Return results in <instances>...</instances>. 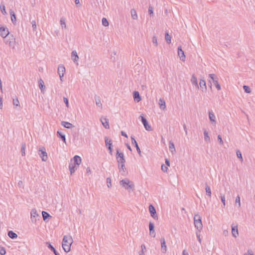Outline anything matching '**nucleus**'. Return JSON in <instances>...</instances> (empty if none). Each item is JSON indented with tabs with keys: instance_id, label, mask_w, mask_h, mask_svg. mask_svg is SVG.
I'll use <instances>...</instances> for the list:
<instances>
[{
	"instance_id": "obj_21",
	"label": "nucleus",
	"mask_w": 255,
	"mask_h": 255,
	"mask_svg": "<svg viewBox=\"0 0 255 255\" xmlns=\"http://www.w3.org/2000/svg\"><path fill=\"white\" fill-rule=\"evenodd\" d=\"M46 245L47 248L53 252L55 255H60V254L57 252L54 247L51 245L49 242H46Z\"/></svg>"
},
{
	"instance_id": "obj_48",
	"label": "nucleus",
	"mask_w": 255,
	"mask_h": 255,
	"mask_svg": "<svg viewBox=\"0 0 255 255\" xmlns=\"http://www.w3.org/2000/svg\"><path fill=\"white\" fill-rule=\"evenodd\" d=\"M5 254V249L3 247L0 246V254L1 255H4Z\"/></svg>"
},
{
	"instance_id": "obj_62",
	"label": "nucleus",
	"mask_w": 255,
	"mask_h": 255,
	"mask_svg": "<svg viewBox=\"0 0 255 255\" xmlns=\"http://www.w3.org/2000/svg\"><path fill=\"white\" fill-rule=\"evenodd\" d=\"M108 148L109 150V153L111 154V155H112V146H109V147H108Z\"/></svg>"
},
{
	"instance_id": "obj_39",
	"label": "nucleus",
	"mask_w": 255,
	"mask_h": 255,
	"mask_svg": "<svg viewBox=\"0 0 255 255\" xmlns=\"http://www.w3.org/2000/svg\"><path fill=\"white\" fill-rule=\"evenodd\" d=\"M105 141L106 146L108 147L109 146H112V142L111 139H109L108 137L106 136L105 137Z\"/></svg>"
},
{
	"instance_id": "obj_55",
	"label": "nucleus",
	"mask_w": 255,
	"mask_h": 255,
	"mask_svg": "<svg viewBox=\"0 0 255 255\" xmlns=\"http://www.w3.org/2000/svg\"><path fill=\"white\" fill-rule=\"evenodd\" d=\"M200 232H199V231H198L196 234V236H197V239L198 240V241L200 243H201V239L200 238Z\"/></svg>"
},
{
	"instance_id": "obj_17",
	"label": "nucleus",
	"mask_w": 255,
	"mask_h": 255,
	"mask_svg": "<svg viewBox=\"0 0 255 255\" xmlns=\"http://www.w3.org/2000/svg\"><path fill=\"white\" fill-rule=\"evenodd\" d=\"M139 119H140V121L143 125L144 128H151L150 126H149L147 120L142 115H141L139 116Z\"/></svg>"
},
{
	"instance_id": "obj_16",
	"label": "nucleus",
	"mask_w": 255,
	"mask_h": 255,
	"mask_svg": "<svg viewBox=\"0 0 255 255\" xmlns=\"http://www.w3.org/2000/svg\"><path fill=\"white\" fill-rule=\"evenodd\" d=\"M73 160L74 164L75 165H79L81 163V158L78 155H75L72 159H71V161Z\"/></svg>"
},
{
	"instance_id": "obj_8",
	"label": "nucleus",
	"mask_w": 255,
	"mask_h": 255,
	"mask_svg": "<svg viewBox=\"0 0 255 255\" xmlns=\"http://www.w3.org/2000/svg\"><path fill=\"white\" fill-rule=\"evenodd\" d=\"M9 34L8 29L4 26L0 27V35L3 38Z\"/></svg>"
},
{
	"instance_id": "obj_26",
	"label": "nucleus",
	"mask_w": 255,
	"mask_h": 255,
	"mask_svg": "<svg viewBox=\"0 0 255 255\" xmlns=\"http://www.w3.org/2000/svg\"><path fill=\"white\" fill-rule=\"evenodd\" d=\"M191 82L192 85H194L196 88L199 89V85L198 84L197 79L195 77L194 74L192 75V77L191 79Z\"/></svg>"
},
{
	"instance_id": "obj_9",
	"label": "nucleus",
	"mask_w": 255,
	"mask_h": 255,
	"mask_svg": "<svg viewBox=\"0 0 255 255\" xmlns=\"http://www.w3.org/2000/svg\"><path fill=\"white\" fill-rule=\"evenodd\" d=\"M118 169L119 172L122 175L125 176L128 173L125 166V163L118 164Z\"/></svg>"
},
{
	"instance_id": "obj_41",
	"label": "nucleus",
	"mask_w": 255,
	"mask_h": 255,
	"mask_svg": "<svg viewBox=\"0 0 255 255\" xmlns=\"http://www.w3.org/2000/svg\"><path fill=\"white\" fill-rule=\"evenodd\" d=\"M171 36L169 35L168 32H166L165 34V39L167 43L170 44L171 43Z\"/></svg>"
},
{
	"instance_id": "obj_38",
	"label": "nucleus",
	"mask_w": 255,
	"mask_h": 255,
	"mask_svg": "<svg viewBox=\"0 0 255 255\" xmlns=\"http://www.w3.org/2000/svg\"><path fill=\"white\" fill-rule=\"evenodd\" d=\"M42 215L43 220L44 221H46V220L47 218H48L49 217H51L48 213H47V212H45V211H42Z\"/></svg>"
},
{
	"instance_id": "obj_60",
	"label": "nucleus",
	"mask_w": 255,
	"mask_h": 255,
	"mask_svg": "<svg viewBox=\"0 0 255 255\" xmlns=\"http://www.w3.org/2000/svg\"><path fill=\"white\" fill-rule=\"evenodd\" d=\"M31 24H32V28H33V29L34 30H35L36 28V21L35 20H33L32 22H31Z\"/></svg>"
},
{
	"instance_id": "obj_28",
	"label": "nucleus",
	"mask_w": 255,
	"mask_h": 255,
	"mask_svg": "<svg viewBox=\"0 0 255 255\" xmlns=\"http://www.w3.org/2000/svg\"><path fill=\"white\" fill-rule=\"evenodd\" d=\"M38 83L39 87L41 90V92L43 93L45 88L43 81L41 79H40L38 81Z\"/></svg>"
},
{
	"instance_id": "obj_4",
	"label": "nucleus",
	"mask_w": 255,
	"mask_h": 255,
	"mask_svg": "<svg viewBox=\"0 0 255 255\" xmlns=\"http://www.w3.org/2000/svg\"><path fill=\"white\" fill-rule=\"evenodd\" d=\"M120 184L126 189L128 190L129 189H133L134 188V185L133 183L128 178H125L122 180L120 181Z\"/></svg>"
},
{
	"instance_id": "obj_36",
	"label": "nucleus",
	"mask_w": 255,
	"mask_h": 255,
	"mask_svg": "<svg viewBox=\"0 0 255 255\" xmlns=\"http://www.w3.org/2000/svg\"><path fill=\"white\" fill-rule=\"evenodd\" d=\"M66 19L62 17L60 18V24L61 25L62 28H66Z\"/></svg>"
},
{
	"instance_id": "obj_32",
	"label": "nucleus",
	"mask_w": 255,
	"mask_h": 255,
	"mask_svg": "<svg viewBox=\"0 0 255 255\" xmlns=\"http://www.w3.org/2000/svg\"><path fill=\"white\" fill-rule=\"evenodd\" d=\"M69 169L70 172V174H72L77 170V168L76 165H74L72 164H69Z\"/></svg>"
},
{
	"instance_id": "obj_2",
	"label": "nucleus",
	"mask_w": 255,
	"mask_h": 255,
	"mask_svg": "<svg viewBox=\"0 0 255 255\" xmlns=\"http://www.w3.org/2000/svg\"><path fill=\"white\" fill-rule=\"evenodd\" d=\"M209 77L210 78L209 80V82L210 83V88H212V82L215 85V87L218 90H220L221 88L220 85L218 83V78L217 76L214 74H210Z\"/></svg>"
},
{
	"instance_id": "obj_19",
	"label": "nucleus",
	"mask_w": 255,
	"mask_h": 255,
	"mask_svg": "<svg viewBox=\"0 0 255 255\" xmlns=\"http://www.w3.org/2000/svg\"><path fill=\"white\" fill-rule=\"evenodd\" d=\"M57 136L61 138L62 141L66 143V137H65V134L64 132H63L62 130H58L57 132Z\"/></svg>"
},
{
	"instance_id": "obj_1",
	"label": "nucleus",
	"mask_w": 255,
	"mask_h": 255,
	"mask_svg": "<svg viewBox=\"0 0 255 255\" xmlns=\"http://www.w3.org/2000/svg\"><path fill=\"white\" fill-rule=\"evenodd\" d=\"M72 243L73 239L71 236L68 235L64 236L62 246L63 250L66 253H68L70 251V248Z\"/></svg>"
},
{
	"instance_id": "obj_43",
	"label": "nucleus",
	"mask_w": 255,
	"mask_h": 255,
	"mask_svg": "<svg viewBox=\"0 0 255 255\" xmlns=\"http://www.w3.org/2000/svg\"><path fill=\"white\" fill-rule=\"evenodd\" d=\"M95 101H96V104L97 106L99 107H102V104L101 102V100L99 97L95 96Z\"/></svg>"
},
{
	"instance_id": "obj_52",
	"label": "nucleus",
	"mask_w": 255,
	"mask_h": 255,
	"mask_svg": "<svg viewBox=\"0 0 255 255\" xmlns=\"http://www.w3.org/2000/svg\"><path fill=\"white\" fill-rule=\"evenodd\" d=\"M148 13L150 16L153 15V7L150 5L148 7Z\"/></svg>"
},
{
	"instance_id": "obj_49",
	"label": "nucleus",
	"mask_w": 255,
	"mask_h": 255,
	"mask_svg": "<svg viewBox=\"0 0 255 255\" xmlns=\"http://www.w3.org/2000/svg\"><path fill=\"white\" fill-rule=\"evenodd\" d=\"M221 201L223 203V208H225V207L226 206V200H225V196L224 195H221Z\"/></svg>"
},
{
	"instance_id": "obj_24",
	"label": "nucleus",
	"mask_w": 255,
	"mask_h": 255,
	"mask_svg": "<svg viewBox=\"0 0 255 255\" xmlns=\"http://www.w3.org/2000/svg\"><path fill=\"white\" fill-rule=\"evenodd\" d=\"M71 59L74 62H77L79 59V56L76 50H74L71 53Z\"/></svg>"
},
{
	"instance_id": "obj_20",
	"label": "nucleus",
	"mask_w": 255,
	"mask_h": 255,
	"mask_svg": "<svg viewBox=\"0 0 255 255\" xmlns=\"http://www.w3.org/2000/svg\"><path fill=\"white\" fill-rule=\"evenodd\" d=\"M232 233L233 237L236 238L238 235V226H234L233 225H232Z\"/></svg>"
},
{
	"instance_id": "obj_57",
	"label": "nucleus",
	"mask_w": 255,
	"mask_h": 255,
	"mask_svg": "<svg viewBox=\"0 0 255 255\" xmlns=\"http://www.w3.org/2000/svg\"><path fill=\"white\" fill-rule=\"evenodd\" d=\"M161 169L163 172H167V169H168V167H167V166L162 164L161 165Z\"/></svg>"
},
{
	"instance_id": "obj_25",
	"label": "nucleus",
	"mask_w": 255,
	"mask_h": 255,
	"mask_svg": "<svg viewBox=\"0 0 255 255\" xmlns=\"http://www.w3.org/2000/svg\"><path fill=\"white\" fill-rule=\"evenodd\" d=\"M101 122L104 128H109V120L106 118L102 117Z\"/></svg>"
},
{
	"instance_id": "obj_54",
	"label": "nucleus",
	"mask_w": 255,
	"mask_h": 255,
	"mask_svg": "<svg viewBox=\"0 0 255 255\" xmlns=\"http://www.w3.org/2000/svg\"><path fill=\"white\" fill-rule=\"evenodd\" d=\"M19 101L17 98L13 99V104L15 106H19Z\"/></svg>"
},
{
	"instance_id": "obj_37",
	"label": "nucleus",
	"mask_w": 255,
	"mask_h": 255,
	"mask_svg": "<svg viewBox=\"0 0 255 255\" xmlns=\"http://www.w3.org/2000/svg\"><path fill=\"white\" fill-rule=\"evenodd\" d=\"M141 251H140L138 253L139 255H144V253L146 251L145 246L144 244H142L140 246Z\"/></svg>"
},
{
	"instance_id": "obj_58",
	"label": "nucleus",
	"mask_w": 255,
	"mask_h": 255,
	"mask_svg": "<svg viewBox=\"0 0 255 255\" xmlns=\"http://www.w3.org/2000/svg\"><path fill=\"white\" fill-rule=\"evenodd\" d=\"M63 100H64V102L65 103V104L66 105V107H69V101H68V98H67L66 97H64Z\"/></svg>"
},
{
	"instance_id": "obj_45",
	"label": "nucleus",
	"mask_w": 255,
	"mask_h": 255,
	"mask_svg": "<svg viewBox=\"0 0 255 255\" xmlns=\"http://www.w3.org/2000/svg\"><path fill=\"white\" fill-rule=\"evenodd\" d=\"M236 154L238 158H239L240 159L241 162H242L243 161V158L241 151L239 150H237L236 151Z\"/></svg>"
},
{
	"instance_id": "obj_15",
	"label": "nucleus",
	"mask_w": 255,
	"mask_h": 255,
	"mask_svg": "<svg viewBox=\"0 0 255 255\" xmlns=\"http://www.w3.org/2000/svg\"><path fill=\"white\" fill-rule=\"evenodd\" d=\"M149 235L153 237H155V233L154 231V225L153 223L150 222L149 223Z\"/></svg>"
},
{
	"instance_id": "obj_47",
	"label": "nucleus",
	"mask_w": 255,
	"mask_h": 255,
	"mask_svg": "<svg viewBox=\"0 0 255 255\" xmlns=\"http://www.w3.org/2000/svg\"><path fill=\"white\" fill-rule=\"evenodd\" d=\"M243 89H244L245 92L247 93H250L251 92V90L248 86H246V85L243 86Z\"/></svg>"
},
{
	"instance_id": "obj_31",
	"label": "nucleus",
	"mask_w": 255,
	"mask_h": 255,
	"mask_svg": "<svg viewBox=\"0 0 255 255\" xmlns=\"http://www.w3.org/2000/svg\"><path fill=\"white\" fill-rule=\"evenodd\" d=\"M7 235L11 239H15L17 237V234L13 232L12 231H8Z\"/></svg>"
},
{
	"instance_id": "obj_22",
	"label": "nucleus",
	"mask_w": 255,
	"mask_h": 255,
	"mask_svg": "<svg viewBox=\"0 0 255 255\" xmlns=\"http://www.w3.org/2000/svg\"><path fill=\"white\" fill-rule=\"evenodd\" d=\"M209 117L210 120L212 124H216V121H215V116L213 112V111H209Z\"/></svg>"
},
{
	"instance_id": "obj_12",
	"label": "nucleus",
	"mask_w": 255,
	"mask_h": 255,
	"mask_svg": "<svg viewBox=\"0 0 255 255\" xmlns=\"http://www.w3.org/2000/svg\"><path fill=\"white\" fill-rule=\"evenodd\" d=\"M178 55L180 57V59L182 61H184L185 60V55L184 54V51L182 49L181 46L180 45L178 47Z\"/></svg>"
},
{
	"instance_id": "obj_64",
	"label": "nucleus",
	"mask_w": 255,
	"mask_h": 255,
	"mask_svg": "<svg viewBox=\"0 0 255 255\" xmlns=\"http://www.w3.org/2000/svg\"><path fill=\"white\" fill-rule=\"evenodd\" d=\"M64 123L66 124V126H70V127H72L73 128H74V126H73V125L69 122H64Z\"/></svg>"
},
{
	"instance_id": "obj_50",
	"label": "nucleus",
	"mask_w": 255,
	"mask_h": 255,
	"mask_svg": "<svg viewBox=\"0 0 255 255\" xmlns=\"http://www.w3.org/2000/svg\"><path fill=\"white\" fill-rule=\"evenodd\" d=\"M236 203H238V207H240L241 206V202H240V197L239 195H238L237 197H236Z\"/></svg>"
},
{
	"instance_id": "obj_29",
	"label": "nucleus",
	"mask_w": 255,
	"mask_h": 255,
	"mask_svg": "<svg viewBox=\"0 0 255 255\" xmlns=\"http://www.w3.org/2000/svg\"><path fill=\"white\" fill-rule=\"evenodd\" d=\"M205 190L207 195L210 198L212 194L211 190L210 187L208 185L207 183H205Z\"/></svg>"
},
{
	"instance_id": "obj_6",
	"label": "nucleus",
	"mask_w": 255,
	"mask_h": 255,
	"mask_svg": "<svg viewBox=\"0 0 255 255\" xmlns=\"http://www.w3.org/2000/svg\"><path fill=\"white\" fill-rule=\"evenodd\" d=\"M39 156L41 158V159L43 161H46L48 159V156L47 153L46 152L45 148L43 147L42 148H40L39 150V153H38Z\"/></svg>"
},
{
	"instance_id": "obj_40",
	"label": "nucleus",
	"mask_w": 255,
	"mask_h": 255,
	"mask_svg": "<svg viewBox=\"0 0 255 255\" xmlns=\"http://www.w3.org/2000/svg\"><path fill=\"white\" fill-rule=\"evenodd\" d=\"M169 148L171 152L173 153L174 152H175L174 144L171 141L169 142Z\"/></svg>"
},
{
	"instance_id": "obj_10",
	"label": "nucleus",
	"mask_w": 255,
	"mask_h": 255,
	"mask_svg": "<svg viewBox=\"0 0 255 255\" xmlns=\"http://www.w3.org/2000/svg\"><path fill=\"white\" fill-rule=\"evenodd\" d=\"M65 72V67L63 65H60L58 68V73L59 75L60 80L62 82V78Z\"/></svg>"
},
{
	"instance_id": "obj_11",
	"label": "nucleus",
	"mask_w": 255,
	"mask_h": 255,
	"mask_svg": "<svg viewBox=\"0 0 255 255\" xmlns=\"http://www.w3.org/2000/svg\"><path fill=\"white\" fill-rule=\"evenodd\" d=\"M31 220L32 223H36V217H38V214L35 209H33L31 211Z\"/></svg>"
},
{
	"instance_id": "obj_51",
	"label": "nucleus",
	"mask_w": 255,
	"mask_h": 255,
	"mask_svg": "<svg viewBox=\"0 0 255 255\" xmlns=\"http://www.w3.org/2000/svg\"><path fill=\"white\" fill-rule=\"evenodd\" d=\"M152 42L155 45V46H157L158 45L157 38L155 36H153L152 37Z\"/></svg>"
},
{
	"instance_id": "obj_56",
	"label": "nucleus",
	"mask_w": 255,
	"mask_h": 255,
	"mask_svg": "<svg viewBox=\"0 0 255 255\" xmlns=\"http://www.w3.org/2000/svg\"><path fill=\"white\" fill-rule=\"evenodd\" d=\"M218 140L220 143V144L223 145L224 142L222 138V136L221 135L219 134L218 135Z\"/></svg>"
},
{
	"instance_id": "obj_3",
	"label": "nucleus",
	"mask_w": 255,
	"mask_h": 255,
	"mask_svg": "<svg viewBox=\"0 0 255 255\" xmlns=\"http://www.w3.org/2000/svg\"><path fill=\"white\" fill-rule=\"evenodd\" d=\"M5 44H8L9 46L14 49L15 43V38L13 34H9L5 38H3Z\"/></svg>"
},
{
	"instance_id": "obj_34",
	"label": "nucleus",
	"mask_w": 255,
	"mask_h": 255,
	"mask_svg": "<svg viewBox=\"0 0 255 255\" xmlns=\"http://www.w3.org/2000/svg\"><path fill=\"white\" fill-rule=\"evenodd\" d=\"M159 105L160 109L164 110L166 108L165 102L163 99H160L159 100Z\"/></svg>"
},
{
	"instance_id": "obj_18",
	"label": "nucleus",
	"mask_w": 255,
	"mask_h": 255,
	"mask_svg": "<svg viewBox=\"0 0 255 255\" xmlns=\"http://www.w3.org/2000/svg\"><path fill=\"white\" fill-rule=\"evenodd\" d=\"M131 139L132 144L135 145V147H136V150H137L138 153L139 154V156H141L140 148H139V147L138 145V144H137L136 141L135 140V138L132 136H131Z\"/></svg>"
},
{
	"instance_id": "obj_7",
	"label": "nucleus",
	"mask_w": 255,
	"mask_h": 255,
	"mask_svg": "<svg viewBox=\"0 0 255 255\" xmlns=\"http://www.w3.org/2000/svg\"><path fill=\"white\" fill-rule=\"evenodd\" d=\"M149 211L151 216L155 220H158V216L156 214V210L154 207L152 205L150 204L149 206Z\"/></svg>"
},
{
	"instance_id": "obj_35",
	"label": "nucleus",
	"mask_w": 255,
	"mask_h": 255,
	"mask_svg": "<svg viewBox=\"0 0 255 255\" xmlns=\"http://www.w3.org/2000/svg\"><path fill=\"white\" fill-rule=\"evenodd\" d=\"M204 135L205 141L207 142H209L210 141V139L208 134V132L206 130H205L204 131Z\"/></svg>"
},
{
	"instance_id": "obj_59",
	"label": "nucleus",
	"mask_w": 255,
	"mask_h": 255,
	"mask_svg": "<svg viewBox=\"0 0 255 255\" xmlns=\"http://www.w3.org/2000/svg\"><path fill=\"white\" fill-rule=\"evenodd\" d=\"M201 220V218L199 214H197L194 215V220Z\"/></svg>"
},
{
	"instance_id": "obj_14",
	"label": "nucleus",
	"mask_w": 255,
	"mask_h": 255,
	"mask_svg": "<svg viewBox=\"0 0 255 255\" xmlns=\"http://www.w3.org/2000/svg\"><path fill=\"white\" fill-rule=\"evenodd\" d=\"M194 223L195 227L197 229L198 231H199V232H200L203 228V225L201 220H194Z\"/></svg>"
},
{
	"instance_id": "obj_61",
	"label": "nucleus",
	"mask_w": 255,
	"mask_h": 255,
	"mask_svg": "<svg viewBox=\"0 0 255 255\" xmlns=\"http://www.w3.org/2000/svg\"><path fill=\"white\" fill-rule=\"evenodd\" d=\"M2 98L0 96V109H2Z\"/></svg>"
},
{
	"instance_id": "obj_44",
	"label": "nucleus",
	"mask_w": 255,
	"mask_h": 255,
	"mask_svg": "<svg viewBox=\"0 0 255 255\" xmlns=\"http://www.w3.org/2000/svg\"><path fill=\"white\" fill-rule=\"evenodd\" d=\"M0 9L1 12H2V13L3 14L5 15L7 13L6 12V10H5V5L4 4H2V3L0 5Z\"/></svg>"
},
{
	"instance_id": "obj_33",
	"label": "nucleus",
	"mask_w": 255,
	"mask_h": 255,
	"mask_svg": "<svg viewBox=\"0 0 255 255\" xmlns=\"http://www.w3.org/2000/svg\"><path fill=\"white\" fill-rule=\"evenodd\" d=\"M130 13H131V17L133 19L136 20L137 19L138 17H137V13H136V11L135 10V9H134V8L131 9L130 10Z\"/></svg>"
},
{
	"instance_id": "obj_27",
	"label": "nucleus",
	"mask_w": 255,
	"mask_h": 255,
	"mask_svg": "<svg viewBox=\"0 0 255 255\" xmlns=\"http://www.w3.org/2000/svg\"><path fill=\"white\" fill-rule=\"evenodd\" d=\"M199 85L202 91H205L207 90L206 82L204 80L201 79L199 82Z\"/></svg>"
},
{
	"instance_id": "obj_23",
	"label": "nucleus",
	"mask_w": 255,
	"mask_h": 255,
	"mask_svg": "<svg viewBox=\"0 0 255 255\" xmlns=\"http://www.w3.org/2000/svg\"><path fill=\"white\" fill-rule=\"evenodd\" d=\"M133 97L134 100L137 102H139L141 100V98L139 95L138 92L136 91L133 92Z\"/></svg>"
},
{
	"instance_id": "obj_63",
	"label": "nucleus",
	"mask_w": 255,
	"mask_h": 255,
	"mask_svg": "<svg viewBox=\"0 0 255 255\" xmlns=\"http://www.w3.org/2000/svg\"><path fill=\"white\" fill-rule=\"evenodd\" d=\"M165 164L166 166H170V161L168 159H165Z\"/></svg>"
},
{
	"instance_id": "obj_53",
	"label": "nucleus",
	"mask_w": 255,
	"mask_h": 255,
	"mask_svg": "<svg viewBox=\"0 0 255 255\" xmlns=\"http://www.w3.org/2000/svg\"><path fill=\"white\" fill-rule=\"evenodd\" d=\"M107 184L109 188L112 186L111 179L109 177L107 178Z\"/></svg>"
},
{
	"instance_id": "obj_30",
	"label": "nucleus",
	"mask_w": 255,
	"mask_h": 255,
	"mask_svg": "<svg viewBox=\"0 0 255 255\" xmlns=\"http://www.w3.org/2000/svg\"><path fill=\"white\" fill-rule=\"evenodd\" d=\"M10 14L11 16V20L12 22V23L15 24L16 23V15L14 13V12L11 10L10 11Z\"/></svg>"
},
{
	"instance_id": "obj_5",
	"label": "nucleus",
	"mask_w": 255,
	"mask_h": 255,
	"mask_svg": "<svg viewBox=\"0 0 255 255\" xmlns=\"http://www.w3.org/2000/svg\"><path fill=\"white\" fill-rule=\"evenodd\" d=\"M116 159L118 164L125 163L126 160L123 152H120L119 148L116 149Z\"/></svg>"
},
{
	"instance_id": "obj_46",
	"label": "nucleus",
	"mask_w": 255,
	"mask_h": 255,
	"mask_svg": "<svg viewBox=\"0 0 255 255\" xmlns=\"http://www.w3.org/2000/svg\"><path fill=\"white\" fill-rule=\"evenodd\" d=\"M102 24L104 26H107L109 25V22L108 21V20L105 17H103L102 18Z\"/></svg>"
},
{
	"instance_id": "obj_42",
	"label": "nucleus",
	"mask_w": 255,
	"mask_h": 255,
	"mask_svg": "<svg viewBox=\"0 0 255 255\" xmlns=\"http://www.w3.org/2000/svg\"><path fill=\"white\" fill-rule=\"evenodd\" d=\"M26 148V143L25 142L22 143L21 147V152L22 156H25V150Z\"/></svg>"
},
{
	"instance_id": "obj_13",
	"label": "nucleus",
	"mask_w": 255,
	"mask_h": 255,
	"mask_svg": "<svg viewBox=\"0 0 255 255\" xmlns=\"http://www.w3.org/2000/svg\"><path fill=\"white\" fill-rule=\"evenodd\" d=\"M161 243V251L162 253H165L167 251V247L166 245L165 240L164 237L160 239Z\"/></svg>"
}]
</instances>
